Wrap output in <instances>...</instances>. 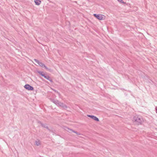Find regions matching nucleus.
Instances as JSON below:
<instances>
[{"label": "nucleus", "instance_id": "2", "mask_svg": "<svg viewBox=\"0 0 157 157\" xmlns=\"http://www.w3.org/2000/svg\"><path fill=\"white\" fill-rule=\"evenodd\" d=\"M93 15L94 17L100 20H103V19L104 17H105L104 15L101 14H94Z\"/></svg>", "mask_w": 157, "mask_h": 157}, {"label": "nucleus", "instance_id": "6", "mask_svg": "<svg viewBox=\"0 0 157 157\" xmlns=\"http://www.w3.org/2000/svg\"><path fill=\"white\" fill-rule=\"evenodd\" d=\"M57 105L65 108H67V106L66 105H64L63 103L59 101H58V103Z\"/></svg>", "mask_w": 157, "mask_h": 157}, {"label": "nucleus", "instance_id": "14", "mask_svg": "<svg viewBox=\"0 0 157 157\" xmlns=\"http://www.w3.org/2000/svg\"><path fill=\"white\" fill-rule=\"evenodd\" d=\"M54 90V91H55V92H56L57 93V94H58L59 95V94H60L59 93V92H58V91H56V90Z\"/></svg>", "mask_w": 157, "mask_h": 157}, {"label": "nucleus", "instance_id": "11", "mask_svg": "<svg viewBox=\"0 0 157 157\" xmlns=\"http://www.w3.org/2000/svg\"><path fill=\"white\" fill-rule=\"evenodd\" d=\"M38 73L42 76L44 77L45 74L43 72L39 71Z\"/></svg>", "mask_w": 157, "mask_h": 157}, {"label": "nucleus", "instance_id": "3", "mask_svg": "<svg viewBox=\"0 0 157 157\" xmlns=\"http://www.w3.org/2000/svg\"><path fill=\"white\" fill-rule=\"evenodd\" d=\"M34 61L37 63L40 67H44L45 69L47 70L48 69L47 67L43 63L40 62L38 60L36 59H34Z\"/></svg>", "mask_w": 157, "mask_h": 157}, {"label": "nucleus", "instance_id": "5", "mask_svg": "<svg viewBox=\"0 0 157 157\" xmlns=\"http://www.w3.org/2000/svg\"><path fill=\"white\" fill-rule=\"evenodd\" d=\"M87 116L88 117H89L90 118H91L93 119V120H94L96 121H99V120L98 119V118L95 116H93V115H88Z\"/></svg>", "mask_w": 157, "mask_h": 157}, {"label": "nucleus", "instance_id": "12", "mask_svg": "<svg viewBox=\"0 0 157 157\" xmlns=\"http://www.w3.org/2000/svg\"><path fill=\"white\" fill-rule=\"evenodd\" d=\"M40 124H41L42 127H44L45 128H48V127L46 126V124L41 123L40 122Z\"/></svg>", "mask_w": 157, "mask_h": 157}, {"label": "nucleus", "instance_id": "16", "mask_svg": "<svg viewBox=\"0 0 157 157\" xmlns=\"http://www.w3.org/2000/svg\"><path fill=\"white\" fill-rule=\"evenodd\" d=\"M75 133H76L77 134H79L78 133V132H74Z\"/></svg>", "mask_w": 157, "mask_h": 157}, {"label": "nucleus", "instance_id": "4", "mask_svg": "<svg viewBox=\"0 0 157 157\" xmlns=\"http://www.w3.org/2000/svg\"><path fill=\"white\" fill-rule=\"evenodd\" d=\"M24 87L26 89L29 90H32L33 89V88L28 84H26L24 86Z\"/></svg>", "mask_w": 157, "mask_h": 157}, {"label": "nucleus", "instance_id": "1", "mask_svg": "<svg viewBox=\"0 0 157 157\" xmlns=\"http://www.w3.org/2000/svg\"><path fill=\"white\" fill-rule=\"evenodd\" d=\"M133 121L135 124L137 125L141 124L143 121L142 117L138 115L134 116Z\"/></svg>", "mask_w": 157, "mask_h": 157}, {"label": "nucleus", "instance_id": "17", "mask_svg": "<svg viewBox=\"0 0 157 157\" xmlns=\"http://www.w3.org/2000/svg\"><path fill=\"white\" fill-rule=\"evenodd\" d=\"M107 29H108V26L107 27Z\"/></svg>", "mask_w": 157, "mask_h": 157}, {"label": "nucleus", "instance_id": "8", "mask_svg": "<svg viewBox=\"0 0 157 157\" xmlns=\"http://www.w3.org/2000/svg\"><path fill=\"white\" fill-rule=\"evenodd\" d=\"M34 2L36 5H39L40 4L41 1L40 0H35Z\"/></svg>", "mask_w": 157, "mask_h": 157}, {"label": "nucleus", "instance_id": "15", "mask_svg": "<svg viewBox=\"0 0 157 157\" xmlns=\"http://www.w3.org/2000/svg\"><path fill=\"white\" fill-rule=\"evenodd\" d=\"M156 113H157V106L155 108Z\"/></svg>", "mask_w": 157, "mask_h": 157}, {"label": "nucleus", "instance_id": "9", "mask_svg": "<svg viewBox=\"0 0 157 157\" xmlns=\"http://www.w3.org/2000/svg\"><path fill=\"white\" fill-rule=\"evenodd\" d=\"M51 101L53 103L55 104L56 105H57L59 101L58 100L55 99H52Z\"/></svg>", "mask_w": 157, "mask_h": 157}, {"label": "nucleus", "instance_id": "13", "mask_svg": "<svg viewBox=\"0 0 157 157\" xmlns=\"http://www.w3.org/2000/svg\"><path fill=\"white\" fill-rule=\"evenodd\" d=\"M118 2L120 3L124 4L125 3L122 0H117Z\"/></svg>", "mask_w": 157, "mask_h": 157}, {"label": "nucleus", "instance_id": "7", "mask_svg": "<svg viewBox=\"0 0 157 157\" xmlns=\"http://www.w3.org/2000/svg\"><path fill=\"white\" fill-rule=\"evenodd\" d=\"M46 79L52 82V80L51 78L48 75L46 74L44 76V77Z\"/></svg>", "mask_w": 157, "mask_h": 157}, {"label": "nucleus", "instance_id": "10", "mask_svg": "<svg viewBox=\"0 0 157 157\" xmlns=\"http://www.w3.org/2000/svg\"><path fill=\"white\" fill-rule=\"evenodd\" d=\"M35 144L37 146H39L40 144V142L39 140L36 141L35 142Z\"/></svg>", "mask_w": 157, "mask_h": 157}]
</instances>
